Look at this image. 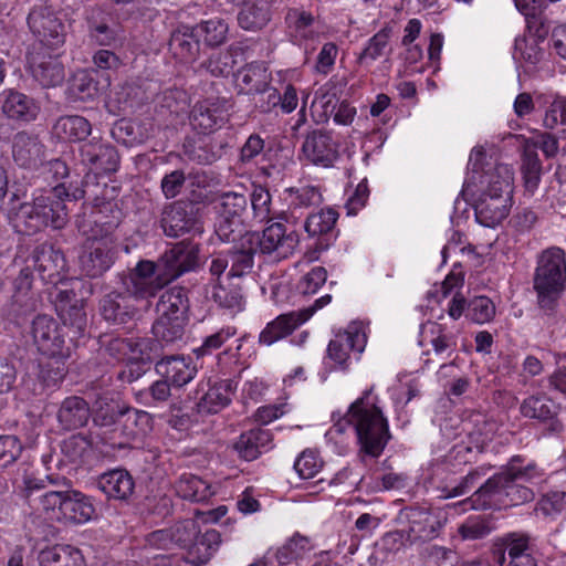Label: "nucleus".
Masks as SVG:
<instances>
[{
  "label": "nucleus",
  "instance_id": "62",
  "mask_svg": "<svg viewBox=\"0 0 566 566\" xmlns=\"http://www.w3.org/2000/svg\"><path fill=\"white\" fill-rule=\"evenodd\" d=\"M235 60L229 51L212 54L202 66L213 76L226 77L233 72Z\"/></svg>",
  "mask_w": 566,
  "mask_h": 566
},
{
  "label": "nucleus",
  "instance_id": "42",
  "mask_svg": "<svg viewBox=\"0 0 566 566\" xmlns=\"http://www.w3.org/2000/svg\"><path fill=\"white\" fill-rule=\"evenodd\" d=\"M53 130L62 140L81 142L91 134L92 125L83 116L69 115L60 117L54 124Z\"/></svg>",
  "mask_w": 566,
  "mask_h": 566
},
{
  "label": "nucleus",
  "instance_id": "8",
  "mask_svg": "<svg viewBox=\"0 0 566 566\" xmlns=\"http://www.w3.org/2000/svg\"><path fill=\"white\" fill-rule=\"evenodd\" d=\"M122 289L134 297L135 301H148L168 285L158 269L150 260H140L119 275Z\"/></svg>",
  "mask_w": 566,
  "mask_h": 566
},
{
  "label": "nucleus",
  "instance_id": "24",
  "mask_svg": "<svg viewBox=\"0 0 566 566\" xmlns=\"http://www.w3.org/2000/svg\"><path fill=\"white\" fill-rule=\"evenodd\" d=\"M45 146L34 134L19 132L12 139V157L23 168H35L42 164Z\"/></svg>",
  "mask_w": 566,
  "mask_h": 566
},
{
  "label": "nucleus",
  "instance_id": "5",
  "mask_svg": "<svg viewBox=\"0 0 566 566\" xmlns=\"http://www.w3.org/2000/svg\"><path fill=\"white\" fill-rule=\"evenodd\" d=\"M533 286L542 310L551 313L566 287V254L558 247H551L537 256Z\"/></svg>",
  "mask_w": 566,
  "mask_h": 566
},
{
  "label": "nucleus",
  "instance_id": "10",
  "mask_svg": "<svg viewBox=\"0 0 566 566\" xmlns=\"http://www.w3.org/2000/svg\"><path fill=\"white\" fill-rule=\"evenodd\" d=\"M285 23L291 42L303 49L306 56L312 54L324 35V25L318 17L303 8H290Z\"/></svg>",
  "mask_w": 566,
  "mask_h": 566
},
{
  "label": "nucleus",
  "instance_id": "40",
  "mask_svg": "<svg viewBox=\"0 0 566 566\" xmlns=\"http://www.w3.org/2000/svg\"><path fill=\"white\" fill-rule=\"evenodd\" d=\"M112 137L125 146L145 143L151 136V128L145 123L122 118L112 127Z\"/></svg>",
  "mask_w": 566,
  "mask_h": 566
},
{
  "label": "nucleus",
  "instance_id": "9",
  "mask_svg": "<svg viewBox=\"0 0 566 566\" xmlns=\"http://www.w3.org/2000/svg\"><path fill=\"white\" fill-rule=\"evenodd\" d=\"M116 241L112 235L97 237V231L83 244L78 265L83 274L98 277L108 271L116 260Z\"/></svg>",
  "mask_w": 566,
  "mask_h": 566
},
{
  "label": "nucleus",
  "instance_id": "41",
  "mask_svg": "<svg viewBox=\"0 0 566 566\" xmlns=\"http://www.w3.org/2000/svg\"><path fill=\"white\" fill-rule=\"evenodd\" d=\"M175 490L178 496L192 502H205L214 494L207 481L190 473L180 475L175 483Z\"/></svg>",
  "mask_w": 566,
  "mask_h": 566
},
{
  "label": "nucleus",
  "instance_id": "17",
  "mask_svg": "<svg viewBox=\"0 0 566 566\" xmlns=\"http://www.w3.org/2000/svg\"><path fill=\"white\" fill-rule=\"evenodd\" d=\"M32 335L39 350L48 356H71L64 334L57 323L48 315H39L32 323Z\"/></svg>",
  "mask_w": 566,
  "mask_h": 566
},
{
  "label": "nucleus",
  "instance_id": "19",
  "mask_svg": "<svg viewBox=\"0 0 566 566\" xmlns=\"http://www.w3.org/2000/svg\"><path fill=\"white\" fill-rule=\"evenodd\" d=\"M229 107V101L226 98L198 102L190 113V124L200 133L213 132L228 120Z\"/></svg>",
  "mask_w": 566,
  "mask_h": 566
},
{
  "label": "nucleus",
  "instance_id": "52",
  "mask_svg": "<svg viewBox=\"0 0 566 566\" xmlns=\"http://www.w3.org/2000/svg\"><path fill=\"white\" fill-rule=\"evenodd\" d=\"M206 45L214 48L227 41L228 23L221 18H213L195 25Z\"/></svg>",
  "mask_w": 566,
  "mask_h": 566
},
{
  "label": "nucleus",
  "instance_id": "11",
  "mask_svg": "<svg viewBox=\"0 0 566 566\" xmlns=\"http://www.w3.org/2000/svg\"><path fill=\"white\" fill-rule=\"evenodd\" d=\"M28 27L33 36L50 49H57L65 42V25L50 7H34L28 15Z\"/></svg>",
  "mask_w": 566,
  "mask_h": 566
},
{
  "label": "nucleus",
  "instance_id": "60",
  "mask_svg": "<svg viewBox=\"0 0 566 566\" xmlns=\"http://www.w3.org/2000/svg\"><path fill=\"white\" fill-rule=\"evenodd\" d=\"M492 531L490 523L482 516H471L458 527L462 541H478L486 537Z\"/></svg>",
  "mask_w": 566,
  "mask_h": 566
},
{
  "label": "nucleus",
  "instance_id": "28",
  "mask_svg": "<svg viewBox=\"0 0 566 566\" xmlns=\"http://www.w3.org/2000/svg\"><path fill=\"white\" fill-rule=\"evenodd\" d=\"M222 543V535L214 528L198 530L195 539L185 553V560L192 566L206 565L218 552Z\"/></svg>",
  "mask_w": 566,
  "mask_h": 566
},
{
  "label": "nucleus",
  "instance_id": "59",
  "mask_svg": "<svg viewBox=\"0 0 566 566\" xmlns=\"http://www.w3.org/2000/svg\"><path fill=\"white\" fill-rule=\"evenodd\" d=\"M521 482H526V478H511V483L507 484L506 500L504 507L516 506L524 503L532 502L535 497V492L531 486L524 485Z\"/></svg>",
  "mask_w": 566,
  "mask_h": 566
},
{
  "label": "nucleus",
  "instance_id": "25",
  "mask_svg": "<svg viewBox=\"0 0 566 566\" xmlns=\"http://www.w3.org/2000/svg\"><path fill=\"white\" fill-rule=\"evenodd\" d=\"M511 207L512 197L482 192L474 207L475 218L482 226L493 228L509 216Z\"/></svg>",
  "mask_w": 566,
  "mask_h": 566
},
{
  "label": "nucleus",
  "instance_id": "34",
  "mask_svg": "<svg viewBox=\"0 0 566 566\" xmlns=\"http://www.w3.org/2000/svg\"><path fill=\"white\" fill-rule=\"evenodd\" d=\"M169 49L181 61L195 60L200 51L199 33L196 27L179 25L171 33Z\"/></svg>",
  "mask_w": 566,
  "mask_h": 566
},
{
  "label": "nucleus",
  "instance_id": "31",
  "mask_svg": "<svg viewBox=\"0 0 566 566\" xmlns=\"http://www.w3.org/2000/svg\"><path fill=\"white\" fill-rule=\"evenodd\" d=\"M156 371L175 387L188 384L197 374V368L182 356H166L156 363Z\"/></svg>",
  "mask_w": 566,
  "mask_h": 566
},
{
  "label": "nucleus",
  "instance_id": "4",
  "mask_svg": "<svg viewBox=\"0 0 566 566\" xmlns=\"http://www.w3.org/2000/svg\"><path fill=\"white\" fill-rule=\"evenodd\" d=\"M371 389L354 401L343 420L335 424L343 432L342 422L354 428L360 450L366 454L378 458L390 439L389 427L375 398L370 397Z\"/></svg>",
  "mask_w": 566,
  "mask_h": 566
},
{
  "label": "nucleus",
  "instance_id": "63",
  "mask_svg": "<svg viewBox=\"0 0 566 566\" xmlns=\"http://www.w3.org/2000/svg\"><path fill=\"white\" fill-rule=\"evenodd\" d=\"M492 465H480L471 470L461 482L451 489H446V497H457L468 493L479 481H481L490 471Z\"/></svg>",
  "mask_w": 566,
  "mask_h": 566
},
{
  "label": "nucleus",
  "instance_id": "64",
  "mask_svg": "<svg viewBox=\"0 0 566 566\" xmlns=\"http://www.w3.org/2000/svg\"><path fill=\"white\" fill-rule=\"evenodd\" d=\"M250 201L253 210V218L258 222H263L271 219V195L265 188H254L253 192L251 193Z\"/></svg>",
  "mask_w": 566,
  "mask_h": 566
},
{
  "label": "nucleus",
  "instance_id": "47",
  "mask_svg": "<svg viewBox=\"0 0 566 566\" xmlns=\"http://www.w3.org/2000/svg\"><path fill=\"white\" fill-rule=\"evenodd\" d=\"M211 297L219 306L224 308L241 311L244 306L241 286L230 282L229 276L226 282L220 281L212 286Z\"/></svg>",
  "mask_w": 566,
  "mask_h": 566
},
{
  "label": "nucleus",
  "instance_id": "58",
  "mask_svg": "<svg viewBox=\"0 0 566 566\" xmlns=\"http://www.w3.org/2000/svg\"><path fill=\"white\" fill-rule=\"evenodd\" d=\"M543 55L544 52L536 39L525 35L515 39L514 59L535 65L543 59Z\"/></svg>",
  "mask_w": 566,
  "mask_h": 566
},
{
  "label": "nucleus",
  "instance_id": "53",
  "mask_svg": "<svg viewBox=\"0 0 566 566\" xmlns=\"http://www.w3.org/2000/svg\"><path fill=\"white\" fill-rule=\"evenodd\" d=\"M338 213L334 209H322L306 218L305 230L311 237L325 235L332 232L337 221Z\"/></svg>",
  "mask_w": 566,
  "mask_h": 566
},
{
  "label": "nucleus",
  "instance_id": "36",
  "mask_svg": "<svg viewBox=\"0 0 566 566\" xmlns=\"http://www.w3.org/2000/svg\"><path fill=\"white\" fill-rule=\"evenodd\" d=\"M235 385L230 379L220 380L208 388L198 398L197 408L200 413H217L231 401Z\"/></svg>",
  "mask_w": 566,
  "mask_h": 566
},
{
  "label": "nucleus",
  "instance_id": "39",
  "mask_svg": "<svg viewBox=\"0 0 566 566\" xmlns=\"http://www.w3.org/2000/svg\"><path fill=\"white\" fill-rule=\"evenodd\" d=\"M271 20V4L269 0H253L243 3L239 14V25L248 31L260 30Z\"/></svg>",
  "mask_w": 566,
  "mask_h": 566
},
{
  "label": "nucleus",
  "instance_id": "32",
  "mask_svg": "<svg viewBox=\"0 0 566 566\" xmlns=\"http://www.w3.org/2000/svg\"><path fill=\"white\" fill-rule=\"evenodd\" d=\"M0 105L2 114L13 120L30 122L38 113L32 98L13 90L3 91L0 94Z\"/></svg>",
  "mask_w": 566,
  "mask_h": 566
},
{
  "label": "nucleus",
  "instance_id": "37",
  "mask_svg": "<svg viewBox=\"0 0 566 566\" xmlns=\"http://www.w3.org/2000/svg\"><path fill=\"white\" fill-rule=\"evenodd\" d=\"M258 250L253 242L248 239L247 232L242 237L239 245H234L228 251L230 264L229 277H241L251 272L254 264V254Z\"/></svg>",
  "mask_w": 566,
  "mask_h": 566
},
{
  "label": "nucleus",
  "instance_id": "54",
  "mask_svg": "<svg viewBox=\"0 0 566 566\" xmlns=\"http://www.w3.org/2000/svg\"><path fill=\"white\" fill-rule=\"evenodd\" d=\"M522 174L526 189L534 191L541 180L542 164L537 153L534 149H531L530 146H526L524 150Z\"/></svg>",
  "mask_w": 566,
  "mask_h": 566
},
{
  "label": "nucleus",
  "instance_id": "23",
  "mask_svg": "<svg viewBox=\"0 0 566 566\" xmlns=\"http://www.w3.org/2000/svg\"><path fill=\"white\" fill-rule=\"evenodd\" d=\"M34 269L45 283L56 284L66 268L64 254L50 243H42L33 252Z\"/></svg>",
  "mask_w": 566,
  "mask_h": 566
},
{
  "label": "nucleus",
  "instance_id": "44",
  "mask_svg": "<svg viewBox=\"0 0 566 566\" xmlns=\"http://www.w3.org/2000/svg\"><path fill=\"white\" fill-rule=\"evenodd\" d=\"M32 75L43 87H54L63 83L65 71L56 56H48L32 65Z\"/></svg>",
  "mask_w": 566,
  "mask_h": 566
},
{
  "label": "nucleus",
  "instance_id": "16",
  "mask_svg": "<svg viewBox=\"0 0 566 566\" xmlns=\"http://www.w3.org/2000/svg\"><path fill=\"white\" fill-rule=\"evenodd\" d=\"M338 143L333 134L325 129H312L306 133L301 147L305 160L324 168L332 167L339 157Z\"/></svg>",
  "mask_w": 566,
  "mask_h": 566
},
{
  "label": "nucleus",
  "instance_id": "2",
  "mask_svg": "<svg viewBox=\"0 0 566 566\" xmlns=\"http://www.w3.org/2000/svg\"><path fill=\"white\" fill-rule=\"evenodd\" d=\"M84 190L75 189L70 193L64 184L34 196L32 201L22 202L9 216L15 232L32 235L46 227L63 229L67 223L65 199H81Z\"/></svg>",
  "mask_w": 566,
  "mask_h": 566
},
{
  "label": "nucleus",
  "instance_id": "43",
  "mask_svg": "<svg viewBox=\"0 0 566 566\" xmlns=\"http://www.w3.org/2000/svg\"><path fill=\"white\" fill-rule=\"evenodd\" d=\"M533 552L530 544V537L524 534L512 533L506 535L500 544H495L492 558L499 566H504L506 563V554L509 559Z\"/></svg>",
  "mask_w": 566,
  "mask_h": 566
},
{
  "label": "nucleus",
  "instance_id": "26",
  "mask_svg": "<svg viewBox=\"0 0 566 566\" xmlns=\"http://www.w3.org/2000/svg\"><path fill=\"white\" fill-rule=\"evenodd\" d=\"M134 297L124 290L109 292L101 301V314L106 321L114 324H126L137 314V307L132 303Z\"/></svg>",
  "mask_w": 566,
  "mask_h": 566
},
{
  "label": "nucleus",
  "instance_id": "30",
  "mask_svg": "<svg viewBox=\"0 0 566 566\" xmlns=\"http://www.w3.org/2000/svg\"><path fill=\"white\" fill-rule=\"evenodd\" d=\"M272 440L273 437L270 430L255 428L242 432L234 442L233 448L241 459L253 461L271 449Z\"/></svg>",
  "mask_w": 566,
  "mask_h": 566
},
{
  "label": "nucleus",
  "instance_id": "12",
  "mask_svg": "<svg viewBox=\"0 0 566 566\" xmlns=\"http://www.w3.org/2000/svg\"><path fill=\"white\" fill-rule=\"evenodd\" d=\"M198 254L197 244L182 240L172 244L155 263L158 265L166 283L169 284L196 268Z\"/></svg>",
  "mask_w": 566,
  "mask_h": 566
},
{
  "label": "nucleus",
  "instance_id": "50",
  "mask_svg": "<svg viewBox=\"0 0 566 566\" xmlns=\"http://www.w3.org/2000/svg\"><path fill=\"white\" fill-rule=\"evenodd\" d=\"M248 207V199L238 192L222 193L216 201L218 217L243 220L242 216Z\"/></svg>",
  "mask_w": 566,
  "mask_h": 566
},
{
  "label": "nucleus",
  "instance_id": "15",
  "mask_svg": "<svg viewBox=\"0 0 566 566\" xmlns=\"http://www.w3.org/2000/svg\"><path fill=\"white\" fill-rule=\"evenodd\" d=\"M80 161L96 175L112 174L119 168V154L115 146L101 138H92L78 147Z\"/></svg>",
  "mask_w": 566,
  "mask_h": 566
},
{
  "label": "nucleus",
  "instance_id": "48",
  "mask_svg": "<svg viewBox=\"0 0 566 566\" xmlns=\"http://www.w3.org/2000/svg\"><path fill=\"white\" fill-rule=\"evenodd\" d=\"M70 356H49V358L39 365L38 379L43 388H53L59 386L67 373L65 359Z\"/></svg>",
  "mask_w": 566,
  "mask_h": 566
},
{
  "label": "nucleus",
  "instance_id": "20",
  "mask_svg": "<svg viewBox=\"0 0 566 566\" xmlns=\"http://www.w3.org/2000/svg\"><path fill=\"white\" fill-rule=\"evenodd\" d=\"M313 315V308H303L297 311H291L279 315L271 322L259 334V344L261 346H272L292 335L302 324L310 319Z\"/></svg>",
  "mask_w": 566,
  "mask_h": 566
},
{
  "label": "nucleus",
  "instance_id": "45",
  "mask_svg": "<svg viewBox=\"0 0 566 566\" xmlns=\"http://www.w3.org/2000/svg\"><path fill=\"white\" fill-rule=\"evenodd\" d=\"M88 218V222L92 224V235H94V231H97V237L112 235L119 224V211L115 210L111 202H104L98 208H94Z\"/></svg>",
  "mask_w": 566,
  "mask_h": 566
},
{
  "label": "nucleus",
  "instance_id": "55",
  "mask_svg": "<svg viewBox=\"0 0 566 566\" xmlns=\"http://www.w3.org/2000/svg\"><path fill=\"white\" fill-rule=\"evenodd\" d=\"M465 316L476 324L489 323L495 316V305L486 296H475L468 302Z\"/></svg>",
  "mask_w": 566,
  "mask_h": 566
},
{
  "label": "nucleus",
  "instance_id": "22",
  "mask_svg": "<svg viewBox=\"0 0 566 566\" xmlns=\"http://www.w3.org/2000/svg\"><path fill=\"white\" fill-rule=\"evenodd\" d=\"M366 346V335L358 328L339 332L327 346V357L342 369L348 367L350 354H360Z\"/></svg>",
  "mask_w": 566,
  "mask_h": 566
},
{
  "label": "nucleus",
  "instance_id": "57",
  "mask_svg": "<svg viewBox=\"0 0 566 566\" xmlns=\"http://www.w3.org/2000/svg\"><path fill=\"white\" fill-rule=\"evenodd\" d=\"M287 191L291 197V205L294 208H310L318 206L323 201L321 189L316 186L305 185L293 187Z\"/></svg>",
  "mask_w": 566,
  "mask_h": 566
},
{
  "label": "nucleus",
  "instance_id": "6",
  "mask_svg": "<svg viewBox=\"0 0 566 566\" xmlns=\"http://www.w3.org/2000/svg\"><path fill=\"white\" fill-rule=\"evenodd\" d=\"M189 308L187 293L182 287H171L165 291L157 304V318L153 324V334L165 344L180 340L185 333L187 311Z\"/></svg>",
  "mask_w": 566,
  "mask_h": 566
},
{
  "label": "nucleus",
  "instance_id": "27",
  "mask_svg": "<svg viewBox=\"0 0 566 566\" xmlns=\"http://www.w3.org/2000/svg\"><path fill=\"white\" fill-rule=\"evenodd\" d=\"M520 412L528 419L541 422L549 421L552 431L560 432L563 430V424L557 419L556 405L544 394L532 395L525 398L520 406Z\"/></svg>",
  "mask_w": 566,
  "mask_h": 566
},
{
  "label": "nucleus",
  "instance_id": "51",
  "mask_svg": "<svg viewBox=\"0 0 566 566\" xmlns=\"http://www.w3.org/2000/svg\"><path fill=\"white\" fill-rule=\"evenodd\" d=\"M312 548L311 541L306 536L295 534L275 554L276 560L281 565H289L298 558H302Z\"/></svg>",
  "mask_w": 566,
  "mask_h": 566
},
{
  "label": "nucleus",
  "instance_id": "1",
  "mask_svg": "<svg viewBox=\"0 0 566 566\" xmlns=\"http://www.w3.org/2000/svg\"><path fill=\"white\" fill-rule=\"evenodd\" d=\"M22 494L29 504L38 501L42 511L65 523L84 524L95 514L91 499L73 489L71 480L57 474L24 479Z\"/></svg>",
  "mask_w": 566,
  "mask_h": 566
},
{
  "label": "nucleus",
  "instance_id": "61",
  "mask_svg": "<svg viewBox=\"0 0 566 566\" xmlns=\"http://www.w3.org/2000/svg\"><path fill=\"white\" fill-rule=\"evenodd\" d=\"M323 468V460L314 450H304L295 460L294 469L302 479H313Z\"/></svg>",
  "mask_w": 566,
  "mask_h": 566
},
{
  "label": "nucleus",
  "instance_id": "21",
  "mask_svg": "<svg viewBox=\"0 0 566 566\" xmlns=\"http://www.w3.org/2000/svg\"><path fill=\"white\" fill-rule=\"evenodd\" d=\"M55 311L63 323L72 333L71 339L80 337L87 327V316L84 304L76 297L73 291H60L55 298Z\"/></svg>",
  "mask_w": 566,
  "mask_h": 566
},
{
  "label": "nucleus",
  "instance_id": "35",
  "mask_svg": "<svg viewBox=\"0 0 566 566\" xmlns=\"http://www.w3.org/2000/svg\"><path fill=\"white\" fill-rule=\"evenodd\" d=\"M97 488L109 499L126 500L133 494L135 483L126 470L117 469L102 474Z\"/></svg>",
  "mask_w": 566,
  "mask_h": 566
},
{
  "label": "nucleus",
  "instance_id": "56",
  "mask_svg": "<svg viewBox=\"0 0 566 566\" xmlns=\"http://www.w3.org/2000/svg\"><path fill=\"white\" fill-rule=\"evenodd\" d=\"M70 95L76 101H88L97 95V83L84 71L77 72L69 87Z\"/></svg>",
  "mask_w": 566,
  "mask_h": 566
},
{
  "label": "nucleus",
  "instance_id": "29",
  "mask_svg": "<svg viewBox=\"0 0 566 566\" xmlns=\"http://www.w3.org/2000/svg\"><path fill=\"white\" fill-rule=\"evenodd\" d=\"M90 418V403L80 396H69L63 399L56 412L60 427L67 431L83 428Z\"/></svg>",
  "mask_w": 566,
  "mask_h": 566
},
{
  "label": "nucleus",
  "instance_id": "33",
  "mask_svg": "<svg viewBox=\"0 0 566 566\" xmlns=\"http://www.w3.org/2000/svg\"><path fill=\"white\" fill-rule=\"evenodd\" d=\"M88 36L90 40L101 46L115 45L122 38L120 28L113 19L97 10L93 12L88 19Z\"/></svg>",
  "mask_w": 566,
  "mask_h": 566
},
{
  "label": "nucleus",
  "instance_id": "14",
  "mask_svg": "<svg viewBox=\"0 0 566 566\" xmlns=\"http://www.w3.org/2000/svg\"><path fill=\"white\" fill-rule=\"evenodd\" d=\"M255 249L262 254H275L277 259H285L293 253L298 243V235L294 232H286L285 226L275 222L266 227L262 234L247 232Z\"/></svg>",
  "mask_w": 566,
  "mask_h": 566
},
{
  "label": "nucleus",
  "instance_id": "18",
  "mask_svg": "<svg viewBox=\"0 0 566 566\" xmlns=\"http://www.w3.org/2000/svg\"><path fill=\"white\" fill-rule=\"evenodd\" d=\"M409 527L407 531L410 542L430 541L436 538L448 517L442 510L411 509L408 514Z\"/></svg>",
  "mask_w": 566,
  "mask_h": 566
},
{
  "label": "nucleus",
  "instance_id": "49",
  "mask_svg": "<svg viewBox=\"0 0 566 566\" xmlns=\"http://www.w3.org/2000/svg\"><path fill=\"white\" fill-rule=\"evenodd\" d=\"M390 35V28H382L378 31L368 40L365 49L358 56V61L361 64L371 63L384 55H388L391 51L389 46Z\"/></svg>",
  "mask_w": 566,
  "mask_h": 566
},
{
  "label": "nucleus",
  "instance_id": "46",
  "mask_svg": "<svg viewBox=\"0 0 566 566\" xmlns=\"http://www.w3.org/2000/svg\"><path fill=\"white\" fill-rule=\"evenodd\" d=\"M484 178L486 188L483 192L493 196L507 195L509 197H512L513 171L509 165H495L492 169L485 172Z\"/></svg>",
  "mask_w": 566,
  "mask_h": 566
},
{
  "label": "nucleus",
  "instance_id": "13",
  "mask_svg": "<svg viewBox=\"0 0 566 566\" xmlns=\"http://www.w3.org/2000/svg\"><path fill=\"white\" fill-rule=\"evenodd\" d=\"M160 227L170 238H178L191 231H200L198 209L191 201L178 200L164 207Z\"/></svg>",
  "mask_w": 566,
  "mask_h": 566
},
{
  "label": "nucleus",
  "instance_id": "38",
  "mask_svg": "<svg viewBox=\"0 0 566 566\" xmlns=\"http://www.w3.org/2000/svg\"><path fill=\"white\" fill-rule=\"evenodd\" d=\"M41 566H84L82 552L72 545H53L39 554Z\"/></svg>",
  "mask_w": 566,
  "mask_h": 566
},
{
  "label": "nucleus",
  "instance_id": "3",
  "mask_svg": "<svg viewBox=\"0 0 566 566\" xmlns=\"http://www.w3.org/2000/svg\"><path fill=\"white\" fill-rule=\"evenodd\" d=\"M91 417L104 444L112 449H125L137 434V421L146 413L120 403L109 392H102L91 407Z\"/></svg>",
  "mask_w": 566,
  "mask_h": 566
},
{
  "label": "nucleus",
  "instance_id": "7",
  "mask_svg": "<svg viewBox=\"0 0 566 566\" xmlns=\"http://www.w3.org/2000/svg\"><path fill=\"white\" fill-rule=\"evenodd\" d=\"M543 475L544 473L535 463H530L524 468L506 465L481 484L468 501L474 510L504 506L507 484L511 483V478L525 476L528 483H534L537 480H543Z\"/></svg>",
  "mask_w": 566,
  "mask_h": 566
}]
</instances>
